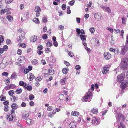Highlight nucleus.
<instances>
[{"instance_id": "nucleus-59", "label": "nucleus", "mask_w": 128, "mask_h": 128, "mask_svg": "<svg viewBox=\"0 0 128 128\" xmlns=\"http://www.w3.org/2000/svg\"><path fill=\"white\" fill-rule=\"evenodd\" d=\"M122 22L123 24H124L125 23L126 20V18H122Z\"/></svg>"}, {"instance_id": "nucleus-12", "label": "nucleus", "mask_w": 128, "mask_h": 128, "mask_svg": "<svg viewBox=\"0 0 128 128\" xmlns=\"http://www.w3.org/2000/svg\"><path fill=\"white\" fill-rule=\"evenodd\" d=\"M124 78V76L122 74L118 75L117 77L118 82H121L123 80Z\"/></svg>"}, {"instance_id": "nucleus-62", "label": "nucleus", "mask_w": 128, "mask_h": 128, "mask_svg": "<svg viewBox=\"0 0 128 128\" xmlns=\"http://www.w3.org/2000/svg\"><path fill=\"white\" fill-rule=\"evenodd\" d=\"M22 54V50L20 49H18L17 51V54L19 55H20Z\"/></svg>"}, {"instance_id": "nucleus-26", "label": "nucleus", "mask_w": 128, "mask_h": 128, "mask_svg": "<svg viewBox=\"0 0 128 128\" xmlns=\"http://www.w3.org/2000/svg\"><path fill=\"white\" fill-rule=\"evenodd\" d=\"M80 36L81 38L82 41V42H84L86 40V37L84 35L82 34L80 35Z\"/></svg>"}, {"instance_id": "nucleus-3", "label": "nucleus", "mask_w": 128, "mask_h": 128, "mask_svg": "<svg viewBox=\"0 0 128 128\" xmlns=\"http://www.w3.org/2000/svg\"><path fill=\"white\" fill-rule=\"evenodd\" d=\"M118 116V119L119 121L120 122L122 123L124 120L125 118L124 116L121 113H118L116 114Z\"/></svg>"}, {"instance_id": "nucleus-51", "label": "nucleus", "mask_w": 128, "mask_h": 128, "mask_svg": "<svg viewBox=\"0 0 128 128\" xmlns=\"http://www.w3.org/2000/svg\"><path fill=\"white\" fill-rule=\"evenodd\" d=\"M29 72V70L27 68H25L24 69V73L25 74H26L28 73Z\"/></svg>"}, {"instance_id": "nucleus-43", "label": "nucleus", "mask_w": 128, "mask_h": 128, "mask_svg": "<svg viewBox=\"0 0 128 128\" xmlns=\"http://www.w3.org/2000/svg\"><path fill=\"white\" fill-rule=\"evenodd\" d=\"M89 30H90V32L92 34L94 33L95 32L94 29V28L93 27H92L90 28Z\"/></svg>"}, {"instance_id": "nucleus-60", "label": "nucleus", "mask_w": 128, "mask_h": 128, "mask_svg": "<svg viewBox=\"0 0 128 128\" xmlns=\"http://www.w3.org/2000/svg\"><path fill=\"white\" fill-rule=\"evenodd\" d=\"M76 32L77 33V34L78 35L80 34L81 33V30L79 28H77L76 29Z\"/></svg>"}, {"instance_id": "nucleus-22", "label": "nucleus", "mask_w": 128, "mask_h": 128, "mask_svg": "<svg viewBox=\"0 0 128 128\" xmlns=\"http://www.w3.org/2000/svg\"><path fill=\"white\" fill-rule=\"evenodd\" d=\"M79 114V113L75 111H72L71 113L72 115L74 116H78Z\"/></svg>"}, {"instance_id": "nucleus-39", "label": "nucleus", "mask_w": 128, "mask_h": 128, "mask_svg": "<svg viewBox=\"0 0 128 128\" xmlns=\"http://www.w3.org/2000/svg\"><path fill=\"white\" fill-rule=\"evenodd\" d=\"M33 21L36 23H39V21L38 19L36 18H34L33 20Z\"/></svg>"}, {"instance_id": "nucleus-9", "label": "nucleus", "mask_w": 128, "mask_h": 128, "mask_svg": "<svg viewBox=\"0 0 128 128\" xmlns=\"http://www.w3.org/2000/svg\"><path fill=\"white\" fill-rule=\"evenodd\" d=\"M128 47L126 46H124L122 48L121 54H122L124 55L128 50Z\"/></svg>"}, {"instance_id": "nucleus-31", "label": "nucleus", "mask_w": 128, "mask_h": 128, "mask_svg": "<svg viewBox=\"0 0 128 128\" xmlns=\"http://www.w3.org/2000/svg\"><path fill=\"white\" fill-rule=\"evenodd\" d=\"M125 127L124 125L122 123L120 122V125L118 126V128H125Z\"/></svg>"}, {"instance_id": "nucleus-4", "label": "nucleus", "mask_w": 128, "mask_h": 128, "mask_svg": "<svg viewBox=\"0 0 128 128\" xmlns=\"http://www.w3.org/2000/svg\"><path fill=\"white\" fill-rule=\"evenodd\" d=\"M92 124L94 125H96L99 124L100 122V120L95 117H94L92 118Z\"/></svg>"}, {"instance_id": "nucleus-10", "label": "nucleus", "mask_w": 128, "mask_h": 128, "mask_svg": "<svg viewBox=\"0 0 128 128\" xmlns=\"http://www.w3.org/2000/svg\"><path fill=\"white\" fill-rule=\"evenodd\" d=\"M101 7L103 10L108 12L109 13H111V10L109 7L104 6H101Z\"/></svg>"}, {"instance_id": "nucleus-46", "label": "nucleus", "mask_w": 128, "mask_h": 128, "mask_svg": "<svg viewBox=\"0 0 128 128\" xmlns=\"http://www.w3.org/2000/svg\"><path fill=\"white\" fill-rule=\"evenodd\" d=\"M50 51V49L49 48H46L45 50V52L46 53H49Z\"/></svg>"}, {"instance_id": "nucleus-7", "label": "nucleus", "mask_w": 128, "mask_h": 128, "mask_svg": "<svg viewBox=\"0 0 128 128\" xmlns=\"http://www.w3.org/2000/svg\"><path fill=\"white\" fill-rule=\"evenodd\" d=\"M121 67L123 70L126 69L128 66L127 63L125 61H122L120 64Z\"/></svg>"}, {"instance_id": "nucleus-2", "label": "nucleus", "mask_w": 128, "mask_h": 128, "mask_svg": "<svg viewBox=\"0 0 128 128\" xmlns=\"http://www.w3.org/2000/svg\"><path fill=\"white\" fill-rule=\"evenodd\" d=\"M44 72L45 76H46V75L48 76H52L54 74V71L52 69H46L44 70Z\"/></svg>"}, {"instance_id": "nucleus-38", "label": "nucleus", "mask_w": 128, "mask_h": 128, "mask_svg": "<svg viewBox=\"0 0 128 128\" xmlns=\"http://www.w3.org/2000/svg\"><path fill=\"white\" fill-rule=\"evenodd\" d=\"M25 84L24 82L22 81H20L19 82V85L20 86H23L24 87Z\"/></svg>"}, {"instance_id": "nucleus-6", "label": "nucleus", "mask_w": 128, "mask_h": 128, "mask_svg": "<svg viewBox=\"0 0 128 128\" xmlns=\"http://www.w3.org/2000/svg\"><path fill=\"white\" fill-rule=\"evenodd\" d=\"M29 116V114L27 111H24L22 113V117L24 119L28 118Z\"/></svg>"}, {"instance_id": "nucleus-32", "label": "nucleus", "mask_w": 128, "mask_h": 128, "mask_svg": "<svg viewBox=\"0 0 128 128\" xmlns=\"http://www.w3.org/2000/svg\"><path fill=\"white\" fill-rule=\"evenodd\" d=\"M108 71V69L107 68H104V70L102 71V72L103 74H105L107 73Z\"/></svg>"}, {"instance_id": "nucleus-64", "label": "nucleus", "mask_w": 128, "mask_h": 128, "mask_svg": "<svg viewBox=\"0 0 128 128\" xmlns=\"http://www.w3.org/2000/svg\"><path fill=\"white\" fill-rule=\"evenodd\" d=\"M81 68L80 66L79 65H76L75 66V68L76 70H79Z\"/></svg>"}, {"instance_id": "nucleus-15", "label": "nucleus", "mask_w": 128, "mask_h": 128, "mask_svg": "<svg viewBox=\"0 0 128 128\" xmlns=\"http://www.w3.org/2000/svg\"><path fill=\"white\" fill-rule=\"evenodd\" d=\"M128 82H122L120 85V87L122 89H125L127 86Z\"/></svg>"}, {"instance_id": "nucleus-36", "label": "nucleus", "mask_w": 128, "mask_h": 128, "mask_svg": "<svg viewBox=\"0 0 128 128\" xmlns=\"http://www.w3.org/2000/svg\"><path fill=\"white\" fill-rule=\"evenodd\" d=\"M66 78H64L62 79L60 81V83L62 85H64L65 84Z\"/></svg>"}, {"instance_id": "nucleus-54", "label": "nucleus", "mask_w": 128, "mask_h": 128, "mask_svg": "<svg viewBox=\"0 0 128 128\" xmlns=\"http://www.w3.org/2000/svg\"><path fill=\"white\" fill-rule=\"evenodd\" d=\"M6 67L5 65L3 63H1L0 64V67L2 69H4Z\"/></svg>"}, {"instance_id": "nucleus-53", "label": "nucleus", "mask_w": 128, "mask_h": 128, "mask_svg": "<svg viewBox=\"0 0 128 128\" xmlns=\"http://www.w3.org/2000/svg\"><path fill=\"white\" fill-rule=\"evenodd\" d=\"M47 110L51 111L53 110V107L52 106H49L47 108Z\"/></svg>"}, {"instance_id": "nucleus-45", "label": "nucleus", "mask_w": 128, "mask_h": 128, "mask_svg": "<svg viewBox=\"0 0 128 128\" xmlns=\"http://www.w3.org/2000/svg\"><path fill=\"white\" fill-rule=\"evenodd\" d=\"M8 10V9H2L1 10V14H3L6 12Z\"/></svg>"}, {"instance_id": "nucleus-52", "label": "nucleus", "mask_w": 128, "mask_h": 128, "mask_svg": "<svg viewBox=\"0 0 128 128\" xmlns=\"http://www.w3.org/2000/svg\"><path fill=\"white\" fill-rule=\"evenodd\" d=\"M52 45V43L50 42L49 41H48L46 43V46H47L50 47Z\"/></svg>"}, {"instance_id": "nucleus-34", "label": "nucleus", "mask_w": 128, "mask_h": 128, "mask_svg": "<svg viewBox=\"0 0 128 128\" xmlns=\"http://www.w3.org/2000/svg\"><path fill=\"white\" fill-rule=\"evenodd\" d=\"M6 97L4 96L3 94H2L0 96V100L2 101H3L4 100H6Z\"/></svg>"}, {"instance_id": "nucleus-11", "label": "nucleus", "mask_w": 128, "mask_h": 128, "mask_svg": "<svg viewBox=\"0 0 128 128\" xmlns=\"http://www.w3.org/2000/svg\"><path fill=\"white\" fill-rule=\"evenodd\" d=\"M28 78H29L28 79L30 81L32 80L35 78L34 75L32 73H30L28 74Z\"/></svg>"}, {"instance_id": "nucleus-49", "label": "nucleus", "mask_w": 128, "mask_h": 128, "mask_svg": "<svg viewBox=\"0 0 128 128\" xmlns=\"http://www.w3.org/2000/svg\"><path fill=\"white\" fill-rule=\"evenodd\" d=\"M68 54L69 56L71 57H72L74 56V54L73 52L70 51H69L68 52Z\"/></svg>"}, {"instance_id": "nucleus-30", "label": "nucleus", "mask_w": 128, "mask_h": 128, "mask_svg": "<svg viewBox=\"0 0 128 128\" xmlns=\"http://www.w3.org/2000/svg\"><path fill=\"white\" fill-rule=\"evenodd\" d=\"M22 92V90L20 89H17L15 91V92L17 94H20Z\"/></svg>"}, {"instance_id": "nucleus-44", "label": "nucleus", "mask_w": 128, "mask_h": 128, "mask_svg": "<svg viewBox=\"0 0 128 128\" xmlns=\"http://www.w3.org/2000/svg\"><path fill=\"white\" fill-rule=\"evenodd\" d=\"M43 48V47L41 44H39L37 47V49L39 50H41Z\"/></svg>"}, {"instance_id": "nucleus-8", "label": "nucleus", "mask_w": 128, "mask_h": 128, "mask_svg": "<svg viewBox=\"0 0 128 128\" xmlns=\"http://www.w3.org/2000/svg\"><path fill=\"white\" fill-rule=\"evenodd\" d=\"M25 33L23 32V35H21V37L19 36L18 37V38H17V41L19 42H22L23 40L25 38Z\"/></svg>"}, {"instance_id": "nucleus-29", "label": "nucleus", "mask_w": 128, "mask_h": 128, "mask_svg": "<svg viewBox=\"0 0 128 128\" xmlns=\"http://www.w3.org/2000/svg\"><path fill=\"white\" fill-rule=\"evenodd\" d=\"M56 112H54V110H53V112H50L48 114V116L49 117L52 118L54 116V114H55Z\"/></svg>"}, {"instance_id": "nucleus-23", "label": "nucleus", "mask_w": 128, "mask_h": 128, "mask_svg": "<svg viewBox=\"0 0 128 128\" xmlns=\"http://www.w3.org/2000/svg\"><path fill=\"white\" fill-rule=\"evenodd\" d=\"M34 10L35 12H39L41 11V8L39 6H36L35 7Z\"/></svg>"}, {"instance_id": "nucleus-24", "label": "nucleus", "mask_w": 128, "mask_h": 128, "mask_svg": "<svg viewBox=\"0 0 128 128\" xmlns=\"http://www.w3.org/2000/svg\"><path fill=\"white\" fill-rule=\"evenodd\" d=\"M18 105L15 103H13L11 106L12 109L14 110L18 108Z\"/></svg>"}, {"instance_id": "nucleus-35", "label": "nucleus", "mask_w": 128, "mask_h": 128, "mask_svg": "<svg viewBox=\"0 0 128 128\" xmlns=\"http://www.w3.org/2000/svg\"><path fill=\"white\" fill-rule=\"evenodd\" d=\"M59 98L61 100H62L64 99V96L63 94H61L59 96Z\"/></svg>"}, {"instance_id": "nucleus-41", "label": "nucleus", "mask_w": 128, "mask_h": 128, "mask_svg": "<svg viewBox=\"0 0 128 128\" xmlns=\"http://www.w3.org/2000/svg\"><path fill=\"white\" fill-rule=\"evenodd\" d=\"M3 104L5 106H8L9 104V102L8 100H5L3 102Z\"/></svg>"}, {"instance_id": "nucleus-27", "label": "nucleus", "mask_w": 128, "mask_h": 128, "mask_svg": "<svg viewBox=\"0 0 128 128\" xmlns=\"http://www.w3.org/2000/svg\"><path fill=\"white\" fill-rule=\"evenodd\" d=\"M6 18L10 22H12L13 21V18L11 16L9 15L7 16Z\"/></svg>"}, {"instance_id": "nucleus-1", "label": "nucleus", "mask_w": 128, "mask_h": 128, "mask_svg": "<svg viewBox=\"0 0 128 128\" xmlns=\"http://www.w3.org/2000/svg\"><path fill=\"white\" fill-rule=\"evenodd\" d=\"M92 93L89 89L86 95L82 98V101L90 102L92 98Z\"/></svg>"}, {"instance_id": "nucleus-17", "label": "nucleus", "mask_w": 128, "mask_h": 128, "mask_svg": "<svg viewBox=\"0 0 128 128\" xmlns=\"http://www.w3.org/2000/svg\"><path fill=\"white\" fill-rule=\"evenodd\" d=\"M25 57L23 56H20L18 58V60L20 63H22L24 61Z\"/></svg>"}, {"instance_id": "nucleus-33", "label": "nucleus", "mask_w": 128, "mask_h": 128, "mask_svg": "<svg viewBox=\"0 0 128 128\" xmlns=\"http://www.w3.org/2000/svg\"><path fill=\"white\" fill-rule=\"evenodd\" d=\"M6 43L8 45H10L12 44L11 40L9 39H7L6 40Z\"/></svg>"}, {"instance_id": "nucleus-19", "label": "nucleus", "mask_w": 128, "mask_h": 128, "mask_svg": "<svg viewBox=\"0 0 128 128\" xmlns=\"http://www.w3.org/2000/svg\"><path fill=\"white\" fill-rule=\"evenodd\" d=\"M13 116L12 114H9L7 115V119L9 121H12L13 120Z\"/></svg>"}, {"instance_id": "nucleus-63", "label": "nucleus", "mask_w": 128, "mask_h": 128, "mask_svg": "<svg viewBox=\"0 0 128 128\" xmlns=\"http://www.w3.org/2000/svg\"><path fill=\"white\" fill-rule=\"evenodd\" d=\"M42 79V78L39 77H37V78L36 79V80L37 82L41 81Z\"/></svg>"}, {"instance_id": "nucleus-13", "label": "nucleus", "mask_w": 128, "mask_h": 128, "mask_svg": "<svg viewBox=\"0 0 128 128\" xmlns=\"http://www.w3.org/2000/svg\"><path fill=\"white\" fill-rule=\"evenodd\" d=\"M69 126L70 128H76V123L74 122H72L69 124Z\"/></svg>"}, {"instance_id": "nucleus-20", "label": "nucleus", "mask_w": 128, "mask_h": 128, "mask_svg": "<svg viewBox=\"0 0 128 128\" xmlns=\"http://www.w3.org/2000/svg\"><path fill=\"white\" fill-rule=\"evenodd\" d=\"M24 88L29 91L32 90V86L30 85L26 86V83H25Z\"/></svg>"}, {"instance_id": "nucleus-21", "label": "nucleus", "mask_w": 128, "mask_h": 128, "mask_svg": "<svg viewBox=\"0 0 128 128\" xmlns=\"http://www.w3.org/2000/svg\"><path fill=\"white\" fill-rule=\"evenodd\" d=\"M31 62L33 65H37L38 64V60L36 59H34L31 61Z\"/></svg>"}, {"instance_id": "nucleus-48", "label": "nucleus", "mask_w": 128, "mask_h": 128, "mask_svg": "<svg viewBox=\"0 0 128 128\" xmlns=\"http://www.w3.org/2000/svg\"><path fill=\"white\" fill-rule=\"evenodd\" d=\"M29 98L30 100H33L34 98V96L33 94H30L29 96Z\"/></svg>"}, {"instance_id": "nucleus-42", "label": "nucleus", "mask_w": 128, "mask_h": 128, "mask_svg": "<svg viewBox=\"0 0 128 128\" xmlns=\"http://www.w3.org/2000/svg\"><path fill=\"white\" fill-rule=\"evenodd\" d=\"M26 46V44L24 43H22L20 44L19 45V46H21L22 48H25Z\"/></svg>"}, {"instance_id": "nucleus-50", "label": "nucleus", "mask_w": 128, "mask_h": 128, "mask_svg": "<svg viewBox=\"0 0 128 128\" xmlns=\"http://www.w3.org/2000/svg\"><path fill=\"white\" fill-rule=\"evenodd\" d=\"M5 82L6 85L8 84L10 82V79L8 78H7V79L5 80Z\"/></svg>"}, {"instance_id": "nucleus-25", "label": "nucleus", "mask_w": 128, "mask_h": 128, "mask_svg": "<svg viewBox=\"0 0 128 128\" xmlns=\"http://www.w3.org/2000/svg\"><path fill=\"white\" fill-rule=\"evenodd\" d=\"M94 18L96 20H98L101 18V16L97 13L95 14H94Z\"/></svg>"}, {"instance_id": "nucleus-14", "label": "nucleus", "mask_w": 128, "mask_h": 128, "mask_svg": "<svg viewBox=\"0 0 128 128\" xmlns=\"http://www.w3.org/2000/svg\"><path fill=\"white\" fill-rule=\"evenodd\" d=\"M37 36H33L30 37V40L32 42H34L37 40Z\"/></svg>"}, {"instance_id": "nucleus-5", "label": "nucleus", "mask_w": 128, "mask_h": 128, "mask_svg": "<svg viewBox=\"0 0 128 128\" xmlns=\"http://www.w3.org/2000/svg\"><path fill=\"white\" fill-rule=\"evenodd\" d=\"M104 55L105 59L106 60H109L111 58V54L110 53L108 52H104Z\"/></svg>"}, {"instance_id": "nucleus-16", "label": "nucleus", "mask_w": 128, "mask_h": 128, "mask_svg": "<svg viewBox=\"0 0 128 128\" xmlns=\"http://www.w3.org/2000/svg\"><path fill=\"white\" fill-rule=\"evenodd\" d=\"M109 50L112 52H114L116 54H118L119 52V50H118L112 48H110L109 49Z\"/></svg>"}, {"instance_id": "nucleus-58", "label": "nucleus", "mask_w": 128, "mask_h": 128, "mask_svg": "<svg viewBox=\"0 0 128 128\" xmlns=\"http://www.w3.org/2000/svg\"><path fill=\"white\" fill-rule=\"evenodd\" d=\"M4 40V37L2 35L0 36V41L2 43L3 42Z\"/></svg>"}, {"instance_id": "nucleus-40", "label": "nucleus", "mask_w": 128, "mask_h": 128, "mask_svg": "<svg viewBox=\"0 0 128 128\" xmlns=\"http://www.w3.org/2000/svg\"><path fill=\"white\" fill-rule=\"evenodd\" d=\"M9 94L12 96L14 94V91L13 90H11L9 91L8 92Z\"/></svg>"}, {"instance_id": "nucleus-61", "label": "nucleus", "mask_w": 128, "mask_h": 128, "mask_svg": "<svg viewBox=\"0 0 128 128\" xmlns=\"http://www.w3.org/2000/svg\"><path fill=\"white\" fill-rule=\"evenodd\" d=\"M9 106H6L4 107V110L5 111L7 112L8 110Z\"/></svg>"}, {"instance_id": "nucleus-55", "label": "nucleus", "mask_w": 128, "mask_h": 128, "mask_svg": "<svg viewBox=\"0 0 128 128\" xmlns=\"http://www.w3.org/2000/svg\"><path fill=\"white\" fill-rule=\"evenodd\" d=\"M64 26L62 25H60L59 26L58 29L59 30H64Z\"/></svg>"}, {"instance_id": "nucleus-56", "label": "nucleus", "mask_w": 128, "mask_h": 128, "mask_svg": "<svg viewBox=\"0 0 128 128\" xmlns=\"http://www.w3.org/2000/svg\"><path fill=\"white\" fill-rule=\"evenodd\" d=\"M18 33L20 34L22 33V34H23V32H24L22 30V29L21 28H20L18 30ZM23 35V34H22Z\"/></svg>"}, {"instance_id": "nucleus-57", "label": "nucleus", "mask_w": 128, "mask_h": 128, "mask_svg": "<svg viewBox=\"0 0 128 128\" xmlns=\"http://www.w3.org/2000/svg\"><path fill=\"white\" fill-rule=\"evenodd\" d=\"M92 4V1H90L89 2V4H87V6L88 8H90Z\"/></svg>"}, {"instance_id": "nucleus-47", "label": "nucleus", "mask_w": 128, "mask_h": 128, "mask_svg": "<svg viewBox=\"0 0 128 128\" xmlns=\"http://www.w3.org/2000/svg\"><path fill=\"white\" fill-rule=\"evenodd\" d=\"M2 48L4 51H6L8 49V47L6 45H5L3 46Z\"/></svg>"}, {"instance_id": "nucleus-18", "label": "nucleus", "mask_w": 128, "mask_h": 128, "mask_svg": "<svg viewBox=\"0 0 128 128\" xmlns=\"http://www.w3.org/2000/svg\"><path fill=\"white\" fill-rule=\"evenodd\" d=\"M92 113L94 114H97L98 112V110L96 108H94L91 110Z\"/></svg>"}, {"instance_id": "nucleus-28", "label": "nucleus", "mask_w": 128, "mask_h": 128, "mask_svg": "<svg viewBox=\"0 0 128 128\" xmlns=\"http://www.w3.org/2000/svg\"><path fill=\"white\" fill-rule=\"evenodd\" d=\"M62 71L63 74H66L68 71V68H64L62 69Z\"/></svg>"}, {"instance_id": "nucleus-37", "label": "nucleus", "mask_w": 128, "mask_h": 128, "mask_svg": "<svg viewBox=\"0 0 128 128\" xmlns=\"http://www.w3.org/2000/svg\"><path fill=\"white\" fill-rule=\"evenodd\" d=\"M26 122L29 125H30L31 124L32 120L30 118H28L26 120Z\"/></svg>"}]
</instances>
